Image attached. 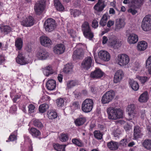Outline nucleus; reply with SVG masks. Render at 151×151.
Returning <instances> with one entry per match:
<instances>
[{
  "mask_svg": "<svg viewBox=\"0 0 151 151\" xmlns=\"http://www.w3.org/2000/svg\"><path fill=\"white\" fill-rule=\"evenodd\" d=\"M143 134L142 133V129L139 126H135L134 128V138L137 139L141 137Z\"/></svg>",
  "mask_w": 151,
  "mask_h": 151,
  "instance_id": "nucleus-17",
  "label": "nucleus"
},
{
  "mask_svg": "<svg viewBox=\"0 0 151 151\" xmlns=\"http://www.w3.org/2000/svg\"><path fill=\"white\" fill-rule=\"evenodd\" d=\"M91 92L94 94L96 93L98 91V89L97 88L92 87L91 88Z\"/></svg>",
  "mask_w": 151,
  "mask_h": 151,
  "instance_id": "nucleus-60",
  "label": "nucleus"
},
{
  "mask_svg": "<svg viewBox=\"0 0 151 151\" xmlns=\"http://www.w3.org/2000/svg\"><path fill=\"white\" fill-rule=\"evenodd\" d=\"M94 137L98 139H101L102 137V134L99 131L95 130L93 133Z\"/></svg>",
  "mask_w": 151,
  "mask_h": 151,
  "instance_id": "nucleus-44",
  "label": "nucleus"
},
{
  "mask_svg": "<svg viewBox=\"0 0 151 151\" xmlns=\"http://www.w3.org/2000/svg\"><path fill=\"white\" fill-rule=\"evenodd\" d=\"M73 65L71 63H68L66 64L64 68L63 71L66 73H69L72 71Z\"/></svg>",
  "mask_w": 151,
  "mask_h": 151,
  "instance_id": "nucleus-39",
  "label": "nucleus"
},
{
  "mask_svg": "<svg viewBox=\"0 0 151 151\" xmlns=\"http://www.w3.org/2000/svg\"><path fill=\"white\" fill-rule=\"evenodd\" d=\"M55 6L56 9L59 11H63L64 7L59 0H54Z\"/></svg>",
  "mask_w": 151,
  "mask_h": 151,
  "instance_id": "nucleus-33",
  "label": "nucleus"
},
{
  "mask_svg": "<svg viewBox=\"0 0 151 151\" xmlns=\"http://www.w3.org/2000/svg\"><path fill=\"white\" fill-rule=\"evenodd\" d=\"M149 99L147 92H145L142 93L139 97L138 100L141 103L146 102Z\"/></svg>",
  "mask_w": 151,
  "mask_h": 151,
  "instance_id": "nucleus-31",
  "label": "nucleus"
},
{
  "mask_svg": "<svg viewBox=\"0 0 151 151\" xmlns=\"http://www.w3.org/2000/svg\"><path fill=\"white\" fill-rule=\"evenodd\" d=\"M24 137L25 143H28L29 145V146L27 148H26L24 151H33V147L31 139L26 134L24 135Z\"/></svg>",
  "mask_w": 151,
  "mask_h": 151,
  "instance_id": "nucleus-28",
  "label": "nucleus"
},
{
  "mask_svg": "<svg viewBox=\"0 0 151 151\" xmlns=\"http://www.w3.org/2000/svg\"><path fill=\"white\" fill-rule=\"evenodd\" d=\"M106 111L109 119L116 120L123 117V111L120 109L110 107L107 109Z\"/></svg>",
  "mask_w": 151,
  "mask_h": 151,
  "instance_id": "nucleus-1",
  "label": "nucleus"
},
{
  "mask_svg": "<svg viewBox=\"0 0 151 151\" xmlns=\"http://www.w3.org/2000/svg\"><path fill=\"white\" fill-rule=\"evenodd\" d=\"M29 132L33 137H37L40 134V131L34 128H31Z\"/></svg>",
  "mask_w": 151,
  "mask_h": 151,
  "instance_id": "nucleus-35",
  "label": "nucleus"
},
{
  "mask_svg": "<svg viewBox=\"0 0 151 151\" xmlns=\"http://www.w3.org/2000/svg\"><path fill=\"white\" fill-rule=\"evenodd\" d=\"M142 145L146 149L151 150V139H145L142 143Z\"/></svg>",
  "mask_w": 151,
  "mask_h": 151,
  "instance_id": "nucleus-36",
  "label": "nucleus"
},
{
  "mask_svg": "<svg viewBox=\"0 0 151 151\" xmlns=\"http://www.w3.org/2000/svg\"><path fill=\"white\" fill-rule=\"evenodd\" d=\"M17 132L16 131H14L9 136V139L10 141H14L16 140Z\"/></svg>",
  "mask_w": 151,
  "mask_h": 151,
  "instance_id": "nucleus-52",
  "label": "nucleus"
},
{
  "mask_svg": "<svg viewBox=\"0 0 151 151\" xmlns=\"http://www.w3.org/2000/svg\"><path fill=\"white\" fill-rule=\"evenodd\" d=\"M81 44L77 45L76 47V49H75L73 55V59L74 60L77 59H80L83 56L84 52L82 48H79Z\"/></svg>",
  "mask_w": 151,
  "mask_h": 151,
  "instance_id": "nucleus-8",
  "label": "nucleus"
},
{
  "mask_svg": "<svg viewBox=\"0 0 151 151\" xmlns=\"http://www.w3.org/2000/svg\"><path fill=\"white\" fill-rule=\"evenodd\" d=\"M93 105V102L92 100L89 99H86L82 103V110L85 113L90 112L92 110Z\"/></svg>",
  "mask_w": 151,
  "mask_h": 151,
  "instance_id": "nucleus-3",
  "label": "nucleus"
},
{
  "mask_svg": "<svg viewBox=\"0 0 151 151\" xmlns=\"http://www.w3.org/2000/svg\"><path fill=\"white\" fill-rule=\"evenodd\" d=\"M129 83L130 87L133 90L136 91L138 89L139 85L137 82L133 80L130 79Z\"/></svg>",
  "mask_w": 151,
  "mask_h": 151,
  "instance_id": "nucleus-32",
  "label": "nucleus"
},
{
  "mask_svg": "<svg viewBox=\"0 0 151 151\" xmlns=\"http://www.w3.org/2000/svg\"><path fill=\"white\" fill-rule=\"evenodd\" d=\"M147 47V43L144 41L139 42L137 44V48L138 50L142 51L145 50Z\"/></svg>",
  "mask_w": 151,
  "mask_h": 151,
  "instance_id": "nucleus-29",
  "label": "nucleus"
},
{
  "mask_svg": "<svg viewBox=\"0 0 151 151\" xmlns=\"http://www.w3.org/2000/svg\"><path fill=\"white\" fill-rule=\"evenodd\" d=\"M109 42L110 46L114 49L118 48L121 45V42L118 40L115 37L111 38H110Z\"/></svg>",
  "mask_w": 151,
  "mask_h": 151,
  "instance_id": "nucleus-13",
  "label": "nucleus"
},
{
  "mask_svg": "<svg viewBox=\"0 0 151 151\" xmlns=\"http://www.w3.org/2000/svg\"><path fill=\"white\" fill-rule=\"evenodd\" d=\"M115 96L114 92L111 90L106 92L102 96L101 101L103 104H108L113 99Z\"/></svg>",
  "mask_w": 151,
  "mask_h": 151,
  "instance_id": "nucleus-6",
  "label": "nucleus"
},
{
  "mask_svg": "<svg viewBox=\"0 0 151 151\" xmlns=\"http://www.w3.org/2000/svg\"><path fill=\"white\" fill-rule=\"evenodd\" d=\"M107 147L110 150H115L118 148L119 144L117 142L111 141L108 143Z\"/></svg>",
  "mask_w": 151,
  "mask_h": 151,
  "instance_id": "nucleus-30",
  "label": "nucleus"
},
{
  "mask_svg": "<svg viewBox=\"0 0 151 151\" xmlns=\"http://www.w3.org/2000/svg\"><path fill=\"white\" fill-rule=\"evenodd\" d=\"M138 40L137 35L134 34H130L128 37L127 41L130 44L136 43Z\"/></svg>",
  "mask_w": 151,
  "mask_h": 151,
  "instance_id": "nucleus-24",
  "label": "nucleus"
},
{
  "mask_svg": "<svg viewBox=\"0 0 151 151\" xmlns=\"http://www.w3.org/2000/svg\"><path fill=\"white\" fill-rule=\"evenodd\" d=\"M28 112L29 114L34 112L35 110V106L32 104H29L28 106Z\"/></svg>",
  "mask_w": 151,
  "mask_h": 151,
  "instance_id": "nucleus-49",
  "label": "nucleus"
},
{
  "mask_svg": "<svg viewBox=\"0 0 151 151\" xmlns=\"http://www.w3.org/2000/svg\"><path fill=\"white\" fill-rule=\"evenodd\" d=\"M41 44L45 47H49L52 45L51 40L48 37L42 36L40 37Z\"/></svg>",
  "mask_w": 151,
  "mask_h": 151,
  "instance_id": "nucleus-21",
  "label": "nucleus"
},
{
  "mask_svg": "<svg viewBox=\"0 0 151 151\" xmlns=\"http://www.w3.org/2000/svg\"><path fill=\"white\" fill-rule=\"evenodd\" d=\"M108 39L105 36H103V40L102 42V44H105L108 41Z\"/></svg>",
  "mask_w": 151,
  "mask_h": 151,
  "instance_id": "nucleus-64",
  "label": "nucleus"
},
{
  "mask_svg": "<svg viewBox=\"0 0 151 151\" xmlns=\"http://www.w3.org/2000/svg\"><path fill=\"white\" fill-rule=\"evenodd\" d=\"M48 105L46 104H44L40 105L39 109V111L41 113H44L49 108Z\"/></svg>",
  "mask_w": 151,
  "mask_h": 151,
  "instance_id": "nucleus-40",
  "label": "nucleus"
},
{
  "mask_svg": "<svg viewBox=\"0 0 151 151\" xmlns=\"http://www.w3.org/2000/svg\"><path fill=\"white\" fill-rule=\"evenodd\" d=\"M125 24V22L123 19H117L115 23V30L116 31H118L123 28Z\"/></svg>",
  "mask_w": 151,
  "mask_h": 151,
  "instance_id": "nucleus-25",
  "label": "nucleus"
},
{
  "mask_svg": "<svg viewBox=\"0 0 151 151\" xmlns=\"http://www.w3.org/2000/svg\"><path fill=\"white\" fill-rule=\"evenodd\" d=\"M47 115L48 118L51 119H54L56 118L58 116L57 112L54 110H52L47 112Z\"/></svg>",
  "mask_w": 151,
  "mask_h": 151,
  "instance_id": "nucleus-34",
  "label": "nucleus"
},
{
  "mask_svg": "<svg viewBox=\"0 0 151 151\" xmlns=\"http://www.w3.org/2000/svg\"><path fill=\"white\" fill-rule=\"evenodd\" d=\"M124 73L122 70H119L115 73L114 78V82L115 83L119 82L124 76Z\"/></svg>",
  "mask_w": 151,
  "mask_h": 151,
  "instance_id": "nucleus-15",
  "label": "nucleus"
},
{
  "mask_svg": "<svg viewBox=\"0 0 151 151\" xmlns=\"http://www.w3.org/2000/svg\"><path fill=\"white\" fill-rule=\"evenodd\" d=\"M148 66H151V56L148 57L146 61V67H148Z\"/></svg>",
  "mask_w": 151,
  "mask_h": 151,
  "instance_id": "nucleus-57",
  "label": "nucleus"
},
{
  "mask_svg": "<svg viewBox=\"0 0 151 151\" xmlns=\"http://www.w3.org/2000/svg\"><path fill=\"white\" fill-rule=\"evenodd\" d=\"M17 108L16 106L14 105L12 106L10 108L9 112L12 114H14L17 111Z\"/></svg>",
  "mask_w": 151,
  "mask_h": 151,
  "instance_id": "nucleus-55",
  "label": "nucleus"
},
{
  "mask_svg": "<svg viewBox=\"0 0 151 151\" xmlns=\"http://www.w3.org/2000/svg\"><path fill=\"white\" fill-rule=\"evenodd\" d=\"M128 11L129 12L131 13L133 15L135 14L137 12V11L136 10L132 8L129 9Z\"/></svg>",
  "mask_w": 151,
  "mask_h": 151,
  "instance_id": "nucleus-62",
  "label": "nucleus"
},
{
  "mask_svg": "<svg viewBox=\"0 0 151 151\" xmlns=\"http://www.w3.org/2000/svg\"><path fill=\"white\" fill-rule=\"evenodd\" d=\"M15 46L18 50H21L22 46V40L21 38H17L15 41Z\"/></svg>",
  "mask_w": 151,
  "mask_h": 151,
  "instance_id": "nucleus-37",
  "label": "nucleus"
},
{
  "mask_svg": "<svg viewBox=\"0 0 151 151\" xmlns=\"http://www.w3.org/2000/svg\"><path fill=\"white\" fill-rule=\"evenodd\" d=\"M34 24V19L33 17L29 16L26 18L23 19L21 22V24L24 26L30 27L33 26Z\"/></svg>",
  "mask_w": 151,
  "mask_h": 151,
  "instance_id": "nucleus-11",
  "label": "nucleus"
},
{
  "mask_svg": "<svg viewBox=\"0 0 151 151\" xmlns=\"http://www.w3.org/2000/svg\"><path fill=\"white\" fill-rule=\"evenodd\" d=\"M140 116L142 119H144L145 116V110H142L140 112Z\"/></svg>",
  "mask_w": 151,
  "mask_h": 151,
  "instance_id": "nucleus-63",
  "label": "nucleus"
},
{
  "mask_svg": "<svg viewBox=\"0 0 151 151\" xmlns=\"http://www.w3.org/2000/svg\"><path fill=\"white\" fill-rule=\"evenodd\" d=\"M98 55L100 58L105 61H109L110 59L109 54L106 51H100L98 53Z\"/></svg>",
  "mask_w": 151,
  "mask_h": 151,
  "instance_id": "nucleus-16",
  "label": "nucleus"
},
{
  "mask_svg": "<svg viewBox=\"0 0 151 151\" xmlns=\"http://www.w3.org/2000/svg\"><path fill=\"white\" fill-rule=\"evenodd\" d=\"M77 81L75 80L71 81L67 83V87L69 88L73 87L77 85Z\"/></svg>",
  "mask_w": 151,
  "mask_h": 151,
  "instance_id": "nucleus-47",
  "label": "nucleus"
},
{
  "mask_svg": "<svg viewBox=\"0 0 151 151\" xmlns=\"http://www.w3.org/2000/svg\"><path fill=\"white\" fill-rule=\"evenodd\" d=\"M118 63L121 66H125L127 65L129 62V58L125 54H122L118 56Z\"/></svg>",
  "mask_w": 151,
  "mask_h": 151,
  "instance_id": "nucleus-7",
  "label": "nucleus"
},
{
  "mask_svg": "<svg viewBox=\"0 0 151 151\" xmlns=\"http://www.w3.org/2000/svg\"><path fill=\"white\" fill-rule=\"evenodd\" d=\"M42 70L44 74L46 76H48L54 73V71L51 65H48L42 68Z\"/></svg>",
  "mask_w": 151,
  "mask_h": 151,
  "instance_id": "nucleus-22",
  "label": "nucleus"
},
{
  "mask_svg": "<svg viewBox=\"0 0 151 151\" xmlns=\"http://www.w3.org/2000/svg\"><path fill=\"white\" fill-rule=\"evenodd\" d=\"M104 73L99 68H96L93 72L91 73V77L93 78H99L102 77Z\"/></svg>",
  "mask_w": 151,
  "mask_h": 151,
  "instance_id": "nucleus-19",
  "label": "nucleus"
},
{
  "mask_svg": "<svg viewBox=\"0 0 151 151\" xmlns=\"http://www.w3.org/2000/svg\"><path fill=\"white\" fill-rule=\"evenodd\" d=\"M82 31L85 37L89 40L92 39L94 36L93 34L91 31L88 23L85 22L81 26Z\"/></svg>",
  "mask_w": 151,
  "mask_h": 151,
  "instance_id": "nucleus-2",
  "label": "nucleus"
},
{
  "mask_svg": "<svg viewBox=\"0 0 151 151\" xmlns=\"http://www.w3.org/2000/svg\"><path fill=\"white\" fill-rule=\"evenodd\" d=\"M65 101L63 98H60L57 100V104L58 106H63L64 105Z\"/></svg>",
  "mask_w": 151,
  "mask_h": 151,
  "instance_id": "nucleus-50",
  "label": "nucleus"
},
{
  "mask_svg": "<svg viewBox=\"0 0 151 151\" xmlns=\"http://www.w3.org/2000/svg\"><path fill=\"white\" fill-rule=\"evenodd\" d=\"M141 27L144 31H147L151 29V16L148 15L143 18L142 22Z\"/></svg>",
  "mask_w": 151,
  "mask_h": 151,
  "instance_id": "nucleus-4",
  "label": "nucleus"
},
{
  "mask_svg": "<svg viewBox=\"0 0 151 151\" xmlns=\"http://www.w3.org/2000/svg\"><path fill=\"white\" fill-rule=\"evenodd\" d=\"M107 20L108 16L107 15L104 14L103 15L100 20L99 22L100 25L103 27L105 26L106 25Z\"/></svg>",
  "mask_w": 151,
  "mask_h": 151,
  "instance_id": "nucleus-41",
  "label": "nucleus"
},
{
  "mask_svg": "<svg viewBox=\"0 0 151 151\" xmlns=\"http://www.w3.org/2000/svg\"><path fill=\"white\" fill-rule=\"evenodd\" d=\"M98 26V22L96 20H93L92 22V26L93 27L96 28Z\"/></svg>",
  "mask_w": 151,
  "mask_h": 151,
  "instance_id": "nucleus-58",
  "label": "nucleus"
},
{
  "mask_svg": "<svg viewBox=\"0 0 151 151\" xmlns=\"http://www.w3.org/2000/svg\"><path fill=\"white\" fill-rule=\"evenodd\" d=\"M114 20H109L108 21L107 23V26L108 27H110L114 25Z\"/></svg>",
  "mask_w": 151,
  "mask_h": 151,
  "instance_id": "nucleus-59",
  "label": "nucleus"
},
{
  "mask_svg": "<svg viewBox=\"0 0 151 151\" xmlns=\"http://www.w3.org/2000/svg\"><path fill=\"white\" fill-rule=\"evenodd\" d=\"M78 103L77 102H73L72 104L71 107L75 109L78 108Z\"/></svg>",
  "mask_w": 151,
  "mask_h": 151,
  "instance_id": "nucleus-61",
  "label": "nucleus"
},
{
  "mask_svg": "<svg viewBox=\"0 0 151 151\" xmlns=\"http://www.w3.org/2000/svg\"><path fill=\"white\" fill-rule=\"evenodd\" d=\"M128 142L127 140L126 139H122L119 142V145L121 146H126Z\"/></svg>",
  "mask_w": 151,
  "mask_h": 151,
  "instance_id": "nucleus-56",
  "label": "nucleus"
},
{
  "mask_svg": "<svg viewBox=\"0 0 151 151\" xmlns=\"http://www.w3.org/2000/svg\"><path fill=\"white\" fill-rule=\"evenodd\" d=\"M66 145H61L56 144L53 145V147L55 150L57 151H65Z\"/></svg>",
  "mask_w": 151,
  "mask_h": 151,
  "instance_id": "nucleus-38",
  "label": "nucleus"
},
{
  "mask_svg": "<svg viewBox=\"0 0 151 151\" xmlns=\"http://www.w3.org/2000/svg\"><path fill=\"white\" fill-rule=\"evenodd\" d=\"M33 124L34 126L39 128H41L43 126L41 122L38 120L35 119L33 120Z\"/></svg>",
  "mask_w": 151,
  "mask_h": 151,
  "instance_id": "nucleus-51",
  "label": "nucleus"
},
{
  "mask_svg": "<svg viewBox=\"0 0 151 151\" xmlns=\"http://www.w3.org/2000/svg\"><path fill=\"white\" fill-rule=\"evenodd\" d=\"M93 60L91 58L88 56L83 60L81 63V67L85 69L88 70L91 66Z\"/></svg>",
  "mask_w": 151,
  "mask_h": 151,
  "instance_id": "nucleus-12",
  "label": "nucleus"
},
{
  "mask_svg": "<svg viewBox=\"0 0 151 151\" xmlns=\"http://www.w3.org/2000/svg\"><path fill=\"white\" fill-rule=\"evenodd\" d=\"M81 12L77 9H71L70 10L71 14L74 17H76L79 16L81 14Z\"/></svg>",
  "mask_w": 151,
  "mask_h": 151,
  "instance_id": "nucleus-45",
  "label": "nucleus"
},
{
  "mask_svg": "<svg viewBox=\"0 0 151 151\" xmlns=\"http://www.w3.org/2000/svg\"><path fill=\"white\" fill-rule=\"evenodd\" d=\"M135 109V106L133 104H131L129 105L127 108V110L128 112V115L131 117L133 118L134 116H135L136 113Z\"/></svg>",
  "mask_w": 151,
  "mask_h": 151,
  "instance_id": "nucleus-26",
  "label": "nucleus"
},
{
  "mask_svg": "<svg viewBox=\"0 0 151 151\" xmlns=\"http://www.w3.org/2000/svg\"><path fill=\"white\" fill-rule=\"evenodd\" d=\"M45 30L49 32L53 31L55 28V20L52 18H48L46 20L44 24Z\"/></svg>",
  "mask_w": 151,
  "mask_h": 151,
  "instance_id": "nucleus-5",
  "label": "nucleus"
},
{
  "mask_svg": "<svg viewBox=\"0 0 151 151\" xmlns=\"http://www.w3.org/2000/svg\"><path fill=\"white\" fill-rule=\"evenodd\" d=\"M138 78L142 83H144L149 79V78L146 76L139 77Z\"/></svg>",
  "mask_w": 151,
  "mask_h": 151,
  "instance_id": "nucleus-53",
  "label": "nucleus"
},
{
  "mask_svg": "<svg viewBox=\"0 0 151 151\" xmlns=\"http://www.w3.org/2000/svg\"><path fill=\"white\" fill-rule=\"evenodd\" d=\"M0 29L1 31L4 32L5 34H8L11 31V28L8 26H2L0 27Z\"/></svg>",
  "mask_w": 151,
  "mask_h": 151,
  "instance_id": "nucleus-42",
  "label": "nucleus"
},
{
  "mask_svg": "<svg viewBox=\"0 0 151 151\" xmlns=\"http://www.w3.org/2000/svg\"><path fill=\"white\" fill-rule=\"evenodd\" d=\"M68 32L71 37L74 38L76 36V33L75 31L72 29L68 30Z\"/></svg>",
  "mask_w": 151,
  "mask_h": 151,
  "instance_id": "nucleus-54",
  "label": "nucleus"
},
{
  "mask_svg": "<svg viewBox=\"0 0 151 151\" xmlns=\"http://www.w3.org/2000/svg\"><path fill=\"white\" fill-rule=\"evenodd\" d=\"M86 117L81 115L74 119V123L77 127H79L83 125L86 121Z\"/></svg>",
  "mask_w": 151,
  "mask_h": 151,
  "instance_id": "nucleus-18",
  "label": "nucleus"
},
{
  "mask_svg": "<svg viewBox=\"0 0 151 151\" xmlns=\"http://www.w3.org/2000/svg\"><path fill=\"white\" fill-rule=\"evenodd\" d=\"M72 142L73 144L79 147H81L83 145V143L81 141L76 138L72 139Z\"/></svg>",
  "mask_w": 151,
  "mask_h": 151,
  "instance_id": "nucleus-46",
  "label": "nucleus"
},
{
  "mask_svg": "<svg viewBox=\"0 0 151 151\" xmlns=\"http://www.w3.org/2000/svg\"><path fill=\"white\" fill-rule=\"evenodd\" d=\"M60 139L62 142H65L68 139L69 137L67 134L62 133L60 137Z\"/></svg>",
  "mask_w": 151,
  "mask_h": 151,
  "instance_id": "nucleus-43",
  "label": "nucleus"
},
{
  "mask_svg": "<svg viewBox=\"0 0 151 151\" xmlns=\"http://www.w3.org/2000/svg\"><path fill=\"white\" fill-rule=\"evenodd\" d=\"M16 61L17 63L21 65H25L29 63L27 59L22 56V54L19 53L17 57L16 58Z\"/></svg>",
  "mask_w": 151,
  "mask_h": 151,
  "instance_id": "nucleus-20",
  "label": "nucleus"
},
{
  "mask_svg": "<svg viewBox=\"0 0 151 151\" xmlns=\"http://www.w3.org/2000/svg\"><path fill=\"white\" fill-rule=\"evenodd\" d=\"M106 6L104 1L103 0H98L97 3L94 6L93 8L95 10L98 11H102Z\"/></svg>",
  "mask_w": 151,
  "mask_h": 151,
  "instance_id": "nucleus-23",
  "label": "nucleus"
},
{
  "mask_svg": "<svg viewBox=\"0 0 151 151\" xmlns=\"http://www.w3.org/2000/svg\"><path fill=\"white\" fill-rule=\"evenodd\" d=\"M65 45L63 44H59L56 45L53 48V52L56 54L60 55L63 53L65 50Z\"/></svg>",
  "mask_w": 151,
  "mask_h": 151,
  "instance_id": "nucleus-14",
  "label": "nucleus"
},
{
  "mask_svg": "<svg viewBox=\"0 0 151 151\" xmlns=\"http://www.w3.org/2000/svg\"><path fill=\"white\" fill-rule=\"evenodd\" d=\"M36 56L39 60H45L49 57V54L45 50L41 49L36 51Z\"/></svg>",
  "mask_w": 151,
  "mask_h": 151,
  "instance_id": "nucleus-10",
  "label": "nucleus"
},
{
  "mask_svg": "<svg viewBox=\"0 0 151 151\" xmlns=\"http://www.w3.org/2000/svg\"><path fill=\"white\" fill-rule=\"evenodd\" d=\"M143 0H131V3L135 6H139L142 4Z\"/></svg>",
  "mask_w": 151,
  "mask_h": 151,
  "instance_id": "nucleus-48",
  "label": "nucleus"
},
{
  "mask_svg": "<svg viewBox=\"0 0 151 151\" xmlns=\"http://www.w3.org/2000/svg\"><path fill=\"white\" fill-rule=\"evenodd\" d=\"M45 5L44 0H40L35 5L34 9L37 14L40 15L44 10Z\"/></svg>",
  "mask_w": 151,
  "mask_h": 151,
  "instance_id": "nucleus-9",
  "label": "nucleus"
},
{
  "mask_svg": "<svg viewBox=\"0 0 151 151\" xmlns=\"http://www.w3.org/2000/svg\"><path fill=\"white\" fill-rule=\"evenodd\" d=\"M56 81L53 79L48 80L46 83V86L47 89L49 90H53L56 87Z\"/></svg>",
  "mask_w": 151,
  "mask_h": 151,
  "instance_id": "nucleus-27",
  "label": "nucleus"
}]
</instances>
